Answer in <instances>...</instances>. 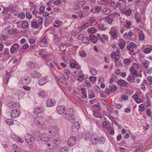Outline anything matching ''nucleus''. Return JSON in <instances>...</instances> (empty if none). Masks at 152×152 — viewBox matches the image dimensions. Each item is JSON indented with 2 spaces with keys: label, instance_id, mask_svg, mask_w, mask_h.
Masks as SVG:
<instances>
[{
  "label": "nucleus",
  "instance_id": "nucleus-11",
  "mask_svg": "<svg viewBox=\"0 0 152 152\" xmlns=\"http://www.w3.org/2000/svg\"><path fill=\"white\" fill-rule=\"evenodd\" d=\"M44 110V109L42 107H37L34 108L33 113L36 115L40 114Z\"/></svg>",
  "mask_w": 152,
  "mask_h": 152
},
{
  "label": "nucleus",
  "instance_id": "nucleus-10",
  "mask_svg": "<svg viewBox=\"0 0 152 152\" xmlns=\"http://www.w3.org/2000/svg\"><path fill=\"white\" fill-rule=\"evenodd\" d=\"M39 138L44 142H49L50 138H48V137L45 134L40 133L39 135Z\"/></svg>",
  "mask_w": 152,
  "mask_h": 152
},
{
  "label": "nucleus",
  "instance_id": "nucleus-8",
  "mask_svg": "<svg viewBox=\"0 0 152 152\" xmlns=\"http://www.w3.org/2000/svg\"><path fill=\"white\" fill-rule=\"evenodd\" d=\"M58 128L55 126H51L49 129V133L51 134L53 136L57 134L58 133Z\"/></svg>",
  "mask_w": 152,
  "mask_h": 152
},
{
  "label": "nucleus",
  "instance_id": "nucleus-1",
  "mask_svg": "<svg viewBox=\"0 0 152 152\" xmlns=\"http://www.w3.org/2000/svg\"><path fill=\"white\" fill-rule=\"evenodd\" d=\"M46 121V118L44 116H36L34 119V123L37 125H43Z\"/></svg>",
  "mask_w": 152,
  "mask_h": 152
},
{
  "label": "nucleus",
  "instance_id": "nucleus-50",
  "mask_svg": "<svg viewBox=\"0 0 152 152\" xmlns=\"http://www.w3.org/2000/svg\"><path fill=\"white\" fill-rule=\"evenodd\" d=\"M28 26V24L27 22H24L22 24V27L23 28H26Z\"/></svg>",
  "mask_w": 152,
  "mask_h": 152
},
{
  "label": "nucleus",
  "instance_id": "nucleus-49",
  "mask_svg": "<svg viewBox=\"0 0 152 152\" xmlns=\"http://www.w3.org/2000/svg\"><path fill=\"white\" fill-rule=\"evenodd\" d=\"M85 4V3L84 1H80L77 4L79 8H81Z\"/></svg>",
  "mask_w": 152,
  "mask_h": 152
},
{
  "label": "nucleus",
  "instance_id": "nucleus-40",
  "mask_svg": "<svg viewBox=\"0 0 152 152\" xmlns=\"http://www.w3.org/2000/svg\"><path fill=\"white\" fill-rule=\"evenodd\" d=\"M90 73L93 75H95L97 73L96 70L94 68H91L90 69Z\"/></svg>",
  "mask_w": 152,
  "mask_h": 152
},
{
  "label": "nucleus",
  "instance_id": "nucleus-57",
  "mask_svg": "<svg viewBox=\"0 0 152 152\" xmlns=\"http://www.w3.org/2000/svg\"><path fill=\"white\" fill-rule=\"evenodd\" d=\"M88 31L91 33H94L95 32V29L94 28L88 29Z\"/></svg>",
  "mask_w": 152,
  "mask_h": 152
},
{
  "label": "nucleus",
  "instance_id": "nucleus-31",
  "mask_svg": "<svg viewBox=\"0 0 152 152\" xmlns=\"http://www.w3.org/2000/svg\"><path fill=\"white\" fill-rule=\"evenodd\" d=\"M70 74V73L69 71L66 70H65L63 75L64 78L65 79H68Z\"/></svg>",
  "mask_w": 152,
  "mask_h": 152
},
{
  "label": "nucleus",
  "instance_id": "nucleus-53",
  "mask_svg": "<svg viewBox=\"0 0 152 152\" xmlns=\"http://www.w3.org/2000/svg\"><path fill=\"white\" fill-rule=\"evenodd\" d=\"M89 80L93 82L96 81L97 80V77L93 76H91L89 77Z\"/></svg>",
  "mask_w": 152,
  "mask_h": 152
},
{
  "label": "nucleus",
  "instance_id": "nucleus-7",
  "mask_svg": "<svg viewBox=\"0 0 152 152\" xmlns=\"http://www.w3.org/2000/svg\"><path fill=\"white\" fill-rule=\"evenodd\" d=\"M78 137H79V138L82 137L86 140H90L91 139V136L90 133L88 131H87L84 132L83 135L81 134H78Z\"/></svg>",
  "mask_w": 152,
  "mask_h": 152
},
{
  "label": "nucleus",
  "instance_id": "nucleus-37",
  "mask_svg": "<svg viewBox=\"0 0 152 152\" xmlns=\"http://www.w3.org/2000/svg\"><path fill=\"white\" fill-rule=\"evenodd\" d=\"M135 78L134 76L130 75H129L127 80L130 82H133Z\"/></svg>",
  "mask_w": 152,
  "mask_h": 152
},
{
  "label": "nucleus",
  "instance_id": "nucleus-63",
  "mask_svg": "<svg viewBox=\"0 0 152 152\" xmlns=\"http://www.w3.org/2000/svg\"><path fill=\"white\" fill-rule=\"evenodd\" d=\"M6 39V36L4 34H1L0 36V40L1 41H5Z\"/></svg>",
  "mask_w": 152,
  "mask_h": 152
},
{
  "label": "nucleus",
  "instance_id": "nucleus-15",
  "mask_svg": "<svg viewBox=\"0 0 152 152\" xmlns=\"http://www.w3.org/2000/svg\"><path fill=\"white\" fill-rule=\"evenodd\" d=\"M20 114L19 110H14L11 113V117L12 118H15L19 116Z\"/></svg>",
  "mask_w": 152,
  "mask_h": 152
},
{
  "label": "nucleus",
  "instance_id": "nucleus-64",
  "mask_svg": "<svg viewBox=\"0 0 152 152\" xmlns=\"http://www.w3.org/2000/svg\"><path fill=\"white\" fill-rule=\"evenodd\" d=\"M101 7L99 6H97L95 8V10L97 13H99L101 11Z\"/></svg>",
  "mask_w": 152,
  "mask_h": 152
},
{
  "label": "nucleus",
  "instance_id": "nucleus-56",
  "mask_svg": "<svg viewBox=\"0 0 152 152\" xmlns=\"http://www.w3.org/2000/svg\"><path fill=\"white\" fill-rule=\"evenodd\" d=\"M97 36L99 40L102 43L104 42V40L102 38V36L99 34H97Z\"/></svg>",
  "mask_w": 152,
  "mask_h": 152
},
{
  "label": "nucleus",
  "instance_id": "nucleus-5",
  "mask_svg": "<svg viewBox=\"0 0 152 152\" xmlns=\"http://www.w3.org/2000/svg\"><path fill=\"white\" fill-rule=\"evenodd\" d=\"M59 141L57 140L52 139L50 140L49 143V142L46 143L45 145L49 146L51 145L52 146L50 148L51 149H54L55 147L59 144Z\"/></svg>",
  "mask_w": 152,
  "mask_h": 152
},
{
  "label": "nucleus",
  "instance_id": "nucleus-29",
  "mask_svg": "<svg viewBox=\"0 0 152 152\" xmlns=\"http://www.w3.org/2000/svg\"><path fill=\"white\" fill-rule=\"evenodd\" d=\"M103 20L104 21L107 23L109 24H111L113 21V19L109 18L108 17H106L105 18H103Z\"/></svg>",
  "mask_w": 152,
  "mask_h": 152
},
{
  "label": "nucleus",
  "instance_id": "nucleus-24",
  "mask_svg": "<svg viewBox=\"0 0 152 152\" xmlns=\"http://www.w3.org/2000/svg\"><path fill=\"white\" fill-rule=\"evenodd\" d=\"M19 45L17 44H15L12 45L10 49V52L13 53L16 50L19 48Z\"/></svg>",
  "mask_w": 152,
  "mask_h": 152
},
{
  "label": "nucleus",
  "instance_id": "nucleus-17",
  "mask_svg": "<svg viewBox=\"0 0 152 152\" xmlns=\"http://www.w3.org/2000/svg\"><path fill=\"white\" fill-rule=\"evenodd\" d=\"M10 72H7L6 74L4 75L3 79L4 80V82L7 84L10 78Z\"/></svg>",
  "mask_w": 152,
  "mask_h": 152
},
{
  "label": "nucleus",
  "instance_id": "nucleus-13",
  "mask_svg": "<svg viewBox=\"0 0 152 152\" xmlns=\"http://www.w3.org/2000/svg\"><path fill=\"white\" fill-rule=\"evenodd\" d=\"M49 81V80L48 79V77L45 76L42 77L40 79L38 83L39 85L42 86Z\"/></svg>",
  "mask_w": 152,
  "mask_h": 152
},
{
  "label": "nucleus",
  "instance_id": "nucleus-9",
  "mask_svg": "<svg viewBox=\"0 0 152 152\" xmlns=\"http://www.w3.org/2000/svg\"><path fill=\"white\" fill-rule=\"evenodd\" d=\"M76 142V139L74 137H70L67 141V144L69 147H72L74 145Z\"/></svg>",
  "mask_w": 152,
  "mask_h": 152
},
{
  "label": "nucleus",
  "instance_id": "nucleus-27",
  "mask_svg": "<svg viewBox=\"0 0 152 152\" xmlns=\"http://www.w3.org/2000/svg\"><path fill=\"white\" fill-rule=\"evenodd\" d=\"M110 91L111 92L114 93L117 89V87L115 85H111L109 86Z\"/></svg>",
  "mask_w": 152,
  "mask_h": 152
},
{
  "label": "nucleus",
  "instance_id": "nucleus-44",
  "mask_svg": "<svg viewBox=\"0 0 152 152\" xmlns=\"http://www.w3.org/2000/svg\"><path fill=\"white\" fill-rule=\"evenodd\" d=\"M124 61L125 65H127L128 64H129L131 62V59L130 58H125L124 59Z\"/></svg>",
  "mask_w": 152,
  "mask_h": 152
},
{
  "label": "nucleus",
  "instance_id": "nucleus-52",
  "mask_svg": "<svg viewBox=\"0 0 152 152\" xmlns=\"http://www.w3.org/2000/svg\"><path fill=\"white\" fill-rule=\"evenodd\" d=\"M57 80L63 83H64L63 82V78L61 76H58L57 77Z\"/></svg>",
  "mask_w": 152,
  "mask_h": 152
},
{
  "label": "nucleus",
  "instance_id": "nucleus-33",
  "mask_svg": "<svg viewBox=\"0 0 152 152\" xmlns=\"http://www.w3.org/2000/svg\"><path fill=\"white\" fill-rule=\"evenodd\" d=\"M132 13V10L130 8H129L126 10L124 12H123V14H125L127 16H130Z\"/></svg>",
  "mask_w": 152,
  "mask_h": 152
},
{
  "label": "nucleus",
  "instance_id": "nucleus-45",
  "mask_svg": "<svg viewBox=\"0 0 152 152\" xmlns=\"http://www.w3.org/2000/svg\"><path fill=\"white\" fill-rule=\"evenodd\" d=\"M6 123L9 125H11L13 123V122L12 119H8L6 121Z\"/></svg>",
  "mask_w": 152,
  "mask_h": 152
},
{
  "label": "nucleus",
  "instance_id": "nucleus-18",
  "mask_svg": "<svg viewBox=\"0 0 152 152\" xmlns=\"http://www.w3.org/2000/svg\"><path fill=\"white\" fill-rule=\"evenodd\" d=\"M97 125L99 127H103L104 128L106 129L108 128V124L106 122L103 121V122L101 121V122H98L97 123Z\"/></svg>",
  "mask_w": 152,
  "mask_h": 152
},
{
  "label": "nucleus",
  "instance_id": "nucleus-54",
  "mask_svg": "<svg viewBox=\"0 0 152 152\" xmlns=\"http://www.w3.org/2000/svg\"><path fill=\"white\" fill-rule=\"evenodd\" d=\"M98 28L99 29L102 30H105L106 28L102 24H100L98 26Z\"/></svg>",
  "mask_w": 152,
  "mask_h": 152
},
{
  "label": "nucleus",
  "instance_id": "nucleus-36",
  "mask_svg": "<svg viewBox=\"0 0 152 152\" xmlns=\"http://www.w3.org/2000/svg\"><path fill=\"white\" fill-rule=\"evenodd\" d=\"M130 71L133 75H136L138 73V72L137 71L136 69H135L134 67H131L130 68Z\"/></svg>",
  "mask_w": 152,
  "mask_h": 152
},
{
  "label": "nucleus",
  "instance_id": "nucleus-61",
  "mask_svg": "<svg viewBox=\"0 0 152 152\" xmlns=\"http://www.w3.org/2000/svg\"><path fill=\"white\" fill-rule=\"evenodd\" d=\"M152 50V49L150 48H147L145 49V52L146 53H150Z\"/></svg>",
  "mask_w": 152,
  "mask_h": 152
},
{
  "label": "nucleus",
  "instance_id": "nucleus-35",
  "mask_svg": "<svg viewBox=\"0 0 152 152\" xmlns=\"http://www.w3.org/2000/svg\"><path fill=\"white\" fill-rule=\"evenodd\" d=\"M98 142L101 144H104L105 142L106 139L103 137L99 138Z\"/></svg>",
  "mask_w": 152,
  "mask_h": 152
},
{
  "label": "nucleus",
  "instance_id": "nucleus-34",
  "mask_svg": "<svg viewBox=\"0 0 152 152\" xmlns=\"http://www.w3.org/2000/svg\"><path fill=\"white\" fill-rule=\"evenodd\" d=\"M59 39V36L58 35V34H56L55 35H54V39H53V41L54 42L56 43H57Z\"/></svg>",
  "mask_w": 152,
  "mask_h": 152
},
{
  "label": "nucleus",
  "instance_id": "nucleus-39",
  "mask_svg": "<svg viewBox=\"0 0 152 152\" xmlns=\"http://www.w3.org/2000/svg\"><path fill=\"white\" fill-rule=\"evenodd\" d=\"M16 106V104L15 103L12 102H10L8 104V107L11 109L14 108Z\"/></svg>",
  "mask_w": 152,
  "mask_h": 152
},
{
  "label": "nucleus",
  "instance_id": "nucleus-14",
  "mask_svg": "<svg viewBox=\"0 0 152 152\" xmlns=\"http://www.w3.org/2000/svg\"><path fill=\"white\" fill-rule=\"evenodd\" d=\"M99 138L96 134H94L91 136V143L94 144H96L98 142Z\"/></svg>",
  "mask_w": 152,
  "mask_h": 152
},
{
  "label": "nucleus",
  "instance_id": "nucleus-4",
  "mask_svg": "<svg viewBox=\"0 0 152 152\" xmlns=\"http://www.w3.org/2000/svg\"><path fill=\"white\" fill-rule=\"evenodd\" d=\"M24 139L26 143L29 145L32 144L34 140L31 135L29 134H26L24 137Z\"/></svg>",
  "mask_w": 152,
  "mask_h": 152
},
{
  "label": "nucleus",
  "instance_id": "nucleus-26",
  "mask_svg": "<svg viewBox=\"0 0 152 152\" xmlns=\"http://www.w3.org/2000/svg\"><path fill=\"white\" fill-rule=\"evenodd\" d=\"M89 37L90 41L92 42L95 43L97 42V38L93 34L91 35H90Z\"/></svg>",
  "mask_w": 152,
  "mask_h": 152
},
{
  "label": "nucleus",
  "instance_id": "nucleus-60",
  "mask_svg": "<svg viewBox=\"0 0 152 152\" xmlns=\"http://www.w3.org/2000/svg\"><path fill=\"white\" fill-rule=\"evenodd\" d=\"M77 65L76 64H75L73 62H70V66L72 68H75V67H76Z\"/></svg>",
  "mask_w": 152,
  "mask_h": 152
},
{
  "label": "nucleus",
  "instance_id": "nucleus-19",
  "mask_svg": "<svg viewBox=\"0 0 152 152\" xmlns=\"http://www.w3.org/2000/svg\"><path fill=\"white\" fill-rule=\"evenodd\" d=\"M136 45L134 43L131 42L129 45L127 47V49L130 51L133 52L134 50V48L135 47Z\"/></svg>",
  "mask_w": 152,
  "mask_h": 152
},
{
  "label": "nucleus",
  "instance_id": "nucleus-16",
  "mask_svg": "<svg viewBox=\"0 0 152 152\" xmlns=\"http://www.w3.org/2000/svg\"><path fill=\"white\" fill-rule=\"evenodd\" d=\"M65 108L64 106H58L56 109L57 112L60 114H62L65 111Z\"/></svg>",
  "mask_w": 152,
  "mask_h": 152
},
{
  "label": "nucleus",
  "instance_id": "nucleus-46",
  "mask_svg": "<svg viewBox=\"0 0 152 152\" xmlns=\"http://www.w3.org/2000/svg\"><path fill=\"white\" fill-rule=\"evenodd\" d=\"M138 37L140 40H143L145 38V36L144 34L142 33L140 34L139 35Z\"/></svg>",
  "mask_w": 152,
  "mask_h": 152
},
{
  "label": "nucleus",
  "instance_id": "nucleus-20",
  "mask_svg": "<svg viewBox=\"0 0 152 152\" xmlns=\"http://www.w3.org/2000/svg\"><path fill=\"white\" fill-rule=\"evenodd\" d=\"M21 151V149L20 147L14 145L13 146L12 149L10 152H20Z\"/></svg>",
  "mask_w": 152,
  "mask_h": 152
},
{
  "label": "nucleus",
  "instance_id": "nucleus-38",
  "mask_svg": "<svg viewBox=\"0 0 152 152\" xmlns=\"http://www.w3.org/2000/svg\"><path fill=\"white\" fill-rule=\"evenodd\" d=\"M142 65L143 67L145 69H148L149 65V62L147 61H145L142 62Z\"/></svg>",
  "mask_w": 152,
  "mask_h": 152
},
{
  "label": "nucleus",
  "instance_id": "nucleus-42",
  "mask_svg": "<svg viewBox=\"0 0 152 152\" xmlns=\"http://www.w3.org/2000/svg\"><path fill=\"white\" fill-rule=\"evenodd\" d=\"M89 78L88 77H86L85 79V82L86 83L87 86H90L91 85V82L90 81H88Z\"/></svg>",
  "mask_w": 152,
  "mask_h": 152
},
{
  "label": "nucleus",
  "instance_id": "nucleus-59",
  "mask_svg": "<svg viewBox=\"0 0 152 152\" xmlns=\"http://www.w3.org/2000/svg\"><path fill=\"white\" fill-rule=\"evenodd\" d=\"M95 91L97 93H99L100 92V88L97 86H95L94 87Z\"/></svg>",
  "mask_w": 152,
  "mask_h": 152
},
{
  "label": "nucleus",
  "instance_id": "nucleus-51",
  "mask_svg": "<svg viewBox=\"0 0 152 152\" xmlns=\"http://www.w3.org/2000/svg\"><path fill=\"white\" fill-rule=\"evenodd\" d=\"M68 148L65 147H62L60 151V152H68Z\"/></svg>",
  "mask_w": 152,
  "mask_h": 152
},
{
  "label": "nucleus",
  "instance_id": "nucleus-12",
  "mask_svg": "<svg viewBox=\"0 0 152 152\" xmlns=\"http://www.w3.org/2000/svg\"><path fill=\"white\" fill-rule=\"evenodd\" d=\"M56 104V101L52 99H49L47 100L46 105L47 107H52L55 105Z\"/></svg>",
  "mask_w": 152,
  "mask_h": 152
},
{
  "label": "nucleus",
  "instance_id": "nucleus-32",
  "mask_svg": "<svg viewBox=\"0 0 152 152\" xmlns=\"http://www.w3.org/2000/svg\"><path fill=\"white\" fill-rule=\"evenodd\" d=\"M62 24V23L61 21L59 20H56L55 21L54 24V26L56 27H59Z\"/></svg>",
  "mask_w": 152,
  "mask_h": 152
},
{
  "label": "nucleus",
  "instance_id": "nucleus-6",
  "mask_svg": "<svg viewBox=\"0 0 152 152\" xmlns=\"http://www.w3.org/2000/svg\"><path fill=\"white\" fill-rule=\"evenodd\" d=\"M31 80V79L30 77L25 76L21 78L19 82L20 83L23 85H27L30 83Z\"/></svg>",
  "mask_w": 152,
  "mask_h": 152
},
{
  "label": "nucleus",
  "instance_id": "nucleus-28",
  "mask_svg": "<svg viewBox=\"0 0 152 152\" xmlns=\"http://www.w3.org/2000/svg\"><path fill=\"white\" fill-rule=\"evenodd\" d=\"M117 82L118 84L123 86L125 87L127 84V83L126 81L121 79L118 80Z\"/></svg>",
  "mask_w": 152,
  "mask_h": 152
},
{
  "label": "nucleus",
  "instance_id": "nucleus-62",
  "mask_svg": "<svg viewBox=\"0 0 152 152\" xmlns=\"http://www.w3.org/2000/svg\"><path fill=\"white\" fill-rule=\"evenodd\" d=\"M66 48V45L62 44L60 46V49L61 50H63L65 49Z\"/></svg>",
  "mask_w": 152,
  "mask_h": 152
},
{
  "label": "nucleus",
  "instance_id": "nucleus-55",
  "mask_svg": "<svg viewBox=\"0 0 152 152\" xmlns=\"http://www.w3.org/2000/svg\"><path fill=\"white\" fill-rule=\"evenodd\" d=\"M79 129L77 128L74 125H73L72 128V131L75 132H77L78 130Z\"/></svg>",
  "mask_w": 152,
  "mask_h": 152
},
{
  "label": "nucleus",
  "instance_id": "nucleus-41",
  "mask_svg": "<svg viewBox=\"0 0 152 152\" xmlns=\"http://www.w3.org/2000/svg\"><path fill=\"white\" fill-rule=\"evenodd\" d=\"M145 108L144 106V105L143 104H141L139 106V111L141 112H143L145 110Z\"/></svg>",
  "mask_w": 152,
  "mask_h": 152
},
{
  "label": "nucleus",
  "instance_id": "nucleus-30",
  "mask_svg": "<svg viewBox=\"0 0 152 152\" xmlns=\"http://www.w3.org/2000/svg\"><path fill=\"white\" fill-rule=\"evenodd\" d=\"M15 94H17L19 98H21L24 96L25 93L23 91H17V92Z\"/></svg>",
  "mask_w": 152,
  "mask_h": 152
},
{
  "label": "nucleus",
  "instance_id": "nucleus-2",
  "mask_svg": "<svg viewBox=\"0 0 152 152\" xmlns=\"http://www.w3.org/2000/svg\"><path fill=\"white\" fill-rule=\"evenodd\" d=\"M109 33L111 35L112 38L113 39H115L118 36L119 30L117 27H112L109 31Z\"/></svg>",
  "mask_w": 152,
  "mask_h": 152
},
{
  "label": "nucleus",
  "instance_id": "nucleus-43",
  "mask_svg": "<svg viewBox=\"0 0 152 152\" xmlns=\"http://www.w3.org/2000/svg\"><path fill=\"white\" fill-rule=\"evenodd\" d=\"M89 41V39L88 37H85L83 38L82 41L84 43H88Z\"/></svg>",
  "mask_w": 152,
  "mask_h": 152
},
{
  "label": "nucleus",
  "instance_id": "nucleus-23",
  "mask_svg": "<svg viewBox=\"0 0 152 152\" xmlns=\"http://www.w3.org/2000/svg\"><path fill=\"white\" fill-rule=\"evenodd\" d=\"M102 13L105 15H108L112 12L111 10L107 7H104L102 9Z\"/></svg>",
  "mask_w": 152,
  "mask_h": 152
},
{
  "label": "nucleus",
  "instance_id": "nucleus-25",
  "mask_svg": "<svg viewBox=\"0 0 152 152\" xmlns=\"http://www.w3.org/2000/svg\"><path fill=\"white\" fill-rule=\"evenodd\" d=\"M94 110V116L97 118H102V115L100 113H99L100 110Z\"/></svg>",
  "mask_w": 152,
  "mask_h": 152
},
{
  "label": "nucleus",
  "instance_id": "nucleus-21",
  "mask_svg": "<svg viewBox=\"0 0 152 152\" xmlns=\"http://www.w3.org/2000/svg\"><path fill=\"white\" fill-rule=\"evenodd\" d=\"M41 76V74L37 71L34 72L31 74V77L33 78H38Z\"/></svg>",
  "mask_w": 152,
  "mask_h": 152
},
{
  "label": "nucleus",
  "instance_id": "nucleus-48",
  "mask_svg": "<svg viewBox=\"0 0 152 152\" xmlns=\"http://www.w3.org/2000/svg\"><path fill=\"white\" fill-rule=\"evenodd\" d=\"M80 66L76 67V71L74 72V73H76V72H77L78 73H81L82 72L80 69Z\"/></svg>",
  "mask_w": 152,
  "mask_h": 152
},
{
  "label": "nucleus",
  "instance_id": "nucleus-47",
  "mask_svg": "<svg viewBox=\"0 0 152 152\" xmlns=\"http://www.w3.org/2000/svg\"><path fill=\"white\" fill-rule=\"evenodd\" d=\"M28 66L29 67L32 68H34L35 65L34 64V63H33L32 62L30 61L28 62Z\"/></svg>",
  "mask_w": 152,
  "mask_h": 152
},
{
  "label": "nucleus",
  "instance_id": "nucleus-22",
  "mask_svg": "<svg viewBox=\"0 0 152 152\" xmlns=\"http://www.w3.org/2000/svg\"><path fill=\"white\" fill-rule=\"evenodd\" d=\"M38 95L39 96L44 98L47 96L48 94L46 91L42 90L38 93Z\"/></svg>",
  "mask_w": 152,
  "mask_h": 152
},
{
  "label": "nucleus",
  "instance_id": "nucleus-3",
  "mask_svg": "<svg viewBox=\"0 0 152 152\" xmlns=\"http://www.w3.org/2000/svg\"><path fill=\"white\" fill-rule=\"evenodd\" d=\"M74 110L73 109L70 108L67 110L64 114V117L67 120L70 119L73 116Z\"/></svg>",
  "mask_w": 152,
  "mask_h": 152
},
{
  "label": "nucleus",
  "instance_id": "nucleus-58",
  "mask_svg": "<svg viewBox=\"0 0 152 152\" xmlns=\"http://www.w3.org/2000/svg\"><path fill=\"white\" fill-rule=\"evenodd\" d=\"M143 146L142 145H140L139 147L137 148L134 151L135 152H139L142 149Z\"/></svg>",
  "mask_w": 152,
  "mask_h": 152
}]
</instances>
